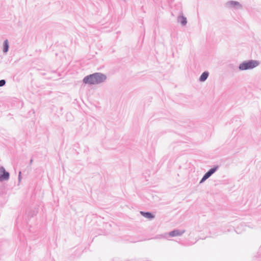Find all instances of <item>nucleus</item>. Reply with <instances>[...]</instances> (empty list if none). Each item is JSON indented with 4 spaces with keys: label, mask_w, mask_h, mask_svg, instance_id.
Wrapping results in <instances>:
<instances>
[{
    "label": "nucleus",
    "mask_w": 261,
    "mask_h": 261,
    "mask_svg": "<svg viewBox=\"0 0 261 261\" xmlns=\"http://www.w3.org/2000/svg\"><path fill=\"white\" fill-rule=\"evenodd\" d=\"M107 80L106 74L101 72H95L84 77L83 83L88 85H97L104 82Z\"/></svg>",
    "instance_id": "nucleus-1"
},
{
    "label": "nucleus",
    "mask_w": 261,
    "mask_h": 261,
    "mask_svg": "<svg viewBox=\"0 0 261 261\" xmlns=\"http://www.w3.org/2000/svg\"><path fill=\"white\" fill-rule=\"evenodd\" d=\"M10 178V173L3 166L0 167V182L7 181Z\"/></svg>",
    "instance_id": "nucleus-3"
},
{
    "label": "nucleus",
    "mask_w": 261,
    "mask_h": 261,
    "mask_svg": "<svg viewBox=\"0 0 261 261\" xmlns=\"http://www.w3.org/2000/svg\"><path fill=\"white\" fill-rule=\"evenodd\" d=\"M185 232V230L174 229L169 233L170 237H174L176 236H180Z\"/></svg>",
    "instance_id": "nucleus-6"
},
{
    "label": "nucleus",
    "mask_w": 261,
    "mask_h": 261,
    "mask_svg": "<svg viewBox=\"0 0 261 261\" xmlns=\"http://www.w3.org/2000/svg\"><path fill=\"white\" fill-rule=\"evenodd\" d=\"M219 165H215L213 167L209 169L208 171L211 172L212 174L215 173L219 169Z\"/></svg>",
    "instance_id": "nucleus-10"
},
{
    "label": "nucleus",
    "mask_w": 261,
    "mask_h": 261,
    "mask_svg": "<svg viewBox=\"0 0 261 261\" xmlns=\"http://www.w3.org/2000/svg\"><path fill=\"white\" fill-rule=\"evenodd\" d=\"M206 176H208V177H211L213 174L212 173H211L210 172H209L208 171H207L206 173Z\"/></svg>",
    "instance_id": "nucleus-13"
},
{
    "label": "nucleus",
    "mask_w": 261,
    "mask_h": 261,
    "mask_svg": "<svg viewBox=\"0 0 261 261\" xmlns=\"http://www.w3.org/2000/svg\"><path fill=\"white\" fill-rule=\"evenodd\" d=\"M33 159H31L30 161V165H31L32 164V162H33Z\"/></svg>",
    "instance_id": "nucleus-15"
},
{
    "label": "nucleus",
    "mask_w": 261,
    "mask_h": 261,
    "mask_svg": "<svg viewBox=\"0 0 261 261\" xmlns=\"http://www.w3.org/2000/svg\"><path fill=\"white\" fill-rule=\"evenodd\" d=\"M177 21L180 23L182 26H186L187 24V18L184 16L182 12L180 11L179 16L177 18Z\"/></svg>",
    "instance_id": "nucleus-5"
},
{
    "label": "nucleus",
    "mask_w": 261,
    "mask_h": 261,
    "mask_svg": "<svg viewBox=\"0 0 261 261\" xmlns=\"http://www.w3.org/2000/svg\"><path fill=\"white\" fill-rule=\"evenodd\" d=\"M209 178V177H208V176H206V174L205 173L203 177H202V178L201 179L200 182H199V184H201L203 182H204L207 179H208Z\"/></svg>",
    "instance_id": "nucleus-11"
},
{
    "label": "nucleus",
    "mask_w": 261,
    "mask_h": 261,
    "mask_svg": "<svg viewBox=\"0 0 261 261\" xmlns=\"http://www.w3.org/2000/svg\"><path fill=\"white\" fill-rule=\"evenodd\" d=\"M6 81L5 80H0V87H3L6 84Z\"/></svg>",
    "instance_id": "nucleus-12"
},
{
    "label": "nucleus",
    "mask_w": 261,
    "mask_h": 261,
    "mask_svg": "<svg viewBox=\"0 0 261 261\" xmlns=\"http://www.w3.org/2000/svg\"><path fill=\"white\" fill-rule=\"evenodd\" d=\"M9 49V43L8 39L4 40L3 44V51L5 55H6Z\"/></svg>",
    "instance_id": "nucleus-8"
},
{
    "label": "nucleus",
    "mask_w": 261,
    "mask_h": 261,
    "mask_svg": "<svg viewBox=\"0 0 261 261\" xmlns=\"http://www.w3.org/2000/svg\"><path fill=\"white\" fill-rule=\"evenodd\" d=\"M226 6L228 8H234L237 9H242V5L240 4V3L239 2H238L237 1H230L226 3Z\"/></svg>",
    "instance_id": "nucleus-4"
},
{
    "label": "nucleus",
    "mask_w": 261,
    "mask_h": 261,
    "mask_svg": "<svg viewBox=\"0 0 261 261\" xmlns=\"http://www.w3.org/2000/svg\"><path fill=\"white\" fill-rule=\"evenodd\" d=\"M140 213L142 216L149 220H152L155 217V215L150 212L140 211Z\"/></svg>",
    "instance_id": "nucleus-7"
},
{
    "label": "nucleus",
    "mask_w": 261,
    "mask_h": 261,
    "mask_svg": "<svg viewBox=\"0 0 261 261\" xmlns=\"http://www.w3.org/2000/svg\"><path fill=\"white\" fill-rule=\"evenodd\" d=\"M259 64L257 60H249L244 61L239 66V69L241 71L250 70L257 66Z\"/></svg>",
    "instance_id": "nucleus-2"
},
{
    "label": "nucleus",
    "mask_w": 261,
    "mask_h": 261,
    "mask_svg": "<svg viewBox=\"0 0 261 261\" xmlns=\"http://www.w3.org/2000/svg\"><path fill=\"white\" fill-rule=\"evenodd\" d=\"M209 75V72L207 71H204L200 76L199 81L203 82L206 80Z\"/></svg>",
    "instance_id": "nucleus-9"
},
{
    "label": "nucleus",
    "mask_w": 261,
    "mask_h": 261,
    "mask_svg": "<svg viewBox=\"0 0 261 261\" xmlns=\"http://www.w3.org/2000/svg\"><path fill=\"white\" fill-rule=\"evenodd\" d=\"M21 171H20L19 172V175H18V179L19 180H20V178H21Z\"/></svg>",
    "instance_id": "nucleus-14"
}]
</instances>
